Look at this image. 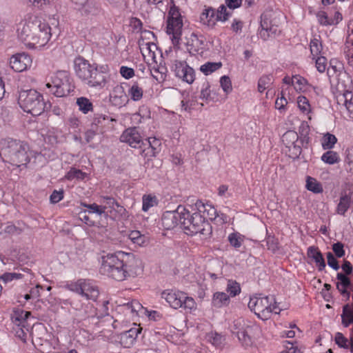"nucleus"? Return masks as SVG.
<instances>
[{
	"instance_id": "obj_22",
	"label": "nucleus",
	"mask_w": 353,
	"mask_h": 353,
	"mask_svg": "<svg viewBox=\"0 0 353 353\" xmlns=\"http://www.w3.org/2000/svg\"><path fill=\"white\" fill-rule=\"evenodd\" d=\"M143 309V306L139 301L133 300L122 305L119 310L125 314L127 321H130L134 320Z\"/></svg>"
},
{
	"instance_id": "obj_57",
	"label": "nucleus",
	"mask_w": 353,
	"mask_h": 353,
	"mask_svg": "<svg viewBox=\"0 0 353 353\" xmlns=\"http://www.w3.org/2000/svg\"><path fill=\"white\" fill-rule=\"evenodd\" d=\"M81 205L88 208L89 213H94L101 216L105 212L106 206L99 205L96 203L87 204L84 203H81Z\"/></svg>"
},
{
	"instance_id": "obj_33",
	"label": "nucleus",
	"mask_w": 353,
	"mask_h": 353,
	"mask_svg": "<svg viewBox=\"0 0 353 353\" xmlns=\"http://www.w3.org/2000/svg\"><path fill=\"white\" fill-rule=\"evenodd\" d=\"M230 296L224 292H216L213 294L212 305L216 308H221L229 305Z\"/></svg>"
},
{
	"instance_id": "obj_29",
	"label": "nucleus",
	"mask_w": 353,
	"mask_h": 353,
	"mask_svg": "<svg viewBox=\"0 0 353 353\" xmlns=\"http://www.w3.org/2000/svg\"><path fill=\"white\" fill-rule=\"evenodd\" d=\"M296 102L300 113L305 116L308 120H311L313 108L307 97L305 95L300 94L297 97Z\"/></svg>"
},
{
	"instance_id": "obj_52",
	"label": "nucleus",
	"mask_w": 353,
	"mask_h": 353,
	"mask_svg": "<svg viewBox=\"0 0 353 353\" xmlns=\"http://www.w3.org/2000/svg\"><path fill=\"white\" fill-rule=\"evenodd\" d=\"M216 17L218 21L225 22L231 16V12L228 10L225 4H221L217 10H215Z\"/></svg>"
},
{
	"instance_id": "obj_38",
	"label": "nucleus",
	"mask_w": 353,
	"mask_h": 353,
	"mask_svg": "<svg viewBox=\"0 0 353 353\" xmlns=\"http://www.w3.org/2000/svg\"><path fill=\"white\" fill-rule=\"evenodd\" d=\"M222 67V63L219 62H206L200 66V71L205 76L217 71Z\"/></svg>"
},
{
	"instance_id": "obj_3",
	"label": "nucleus",
	"mask_w": 353,
	"mask_h": 353,
	"mask_svg": "<svg viewBox=\"0 0 353 353\" xmlns=\"http://www.w3.org/2000/svg\"><path fill=\"white\" fill-rule=\"evenodd\" d=\"M74 70L77 77L91 88H103L108 80L109 66L106 64H91L81 57L74 61Z\"/></svg>"
},
{
	"instance_id": "obj_60",
	"label": "nucleus",
	"mask_w": 353,
	"mask_h": 353,
	"mask_svg": "<svg viewBox=\"0 0 353 353\" xmlns=\"http://www.w3.org/2000/svg\"><path fill=\"white\" fill-rule=\"evenodd\" d=\"M66 125L74 130H78L81 125V121L75 115H71L66 121Z\"/></svg>"
},
{
	"instance_id": "obj_31",
	"label": "nucleus",
	"mask_w": 353,
	"mask_h": 353,
	"mask_svg": "<svg viewBox=\"0 0 353 353\" xmlns=\"http://www.w3.org/2000/svg\"><path fill=\"white\" fill-rule=\"evenodd\" d=\"M139 48L143 57H148L154 61L156 59V52L158 50L157 45L153 42L139 41Z\"/></svg>"
},
{
	"instance_id": "obj_23",
	"label": "nucleus",
	"mask_w": 353,
	"mask_h": 353,
	"mask_svg": "<svg viewBox=\"0 0 353 353\" xmlns=\"http://www.w3.org/2000/svg\"><path fill=\"white\" fill-rule=\"evenodd\" d=\"M352 206H353V192L346 190L342 192L336 206V213L343 216Z\"/></svg>"
},
{
	"instance_id": "obj_55",
	"label": "nucleus",
	"mask_w": 353,
	"mask_h": 353,
	"mask_svg": "<svg viewBox=\"0 0 353 353\" xmlns=\"http://www.w3.org/2000/svg\"><path fill=\"white\" fill-rule=\"evenodd\" d=\"M227 294H230V296L234 297L239 294L241 292V287L239 283L233 280H229L226 286Z\"/></svg>"
},
{
	"instance_id": "obj_25",
	"label": "nucleus",
	"mask_w": 353,
	"mask_h": 353,
	"mask_svg": "<svg viewBox=\"0 0 353 353\" xmlns=\"http://www.w3.org/2000/svg\"><path fill=\"white\" fill-rule=\"evenodd\" d=\"M336 288L341 295L346 299H349L350 293V290L352 289V283L350 279L343 273L339 272L336 275Z\"/></svg>"
},
{
	"instance_id": "obj_40",
	"label": "nucleus",
	"mask_w": 353,
	"mask_h": 353,
	"mask_svg": "<svg viewBox=\"0 0 353 353\" xmlns=\"http://www.w3.org/2000/svg\"><path fill=\"white\" fill-rule=\"evenodd\" d=\"M305 187L309 191L315 194H319L323 191L321 183L312 176H307Z\"/></svg>"
},
{
	"instance_id": "obj_37",
	"label": "nucleus",
	"mask_w": 353,
	"mask_h": 353,
	"mask_svg": "<svg viewBox=\"0 0 353 353\" xmlns=\"http://www.w3.org/2000/svg\"><path fill=\"white\" fill-rule=\"evenodd\" d=\"M128 95L131 100L139 101L143 98V88L137 82H134L128 89Z\"/></svg>"
},
{
	"instance_id": "obj_6",
	"label": "nucleus",
	"mask_w": 353,
	"mask_h": 353,
	"mask_svg": "<svg viewBox=\"0 0 353 353\" xmlns=\"http://www.w3.org/2000/svg\"><path fill=\"white\" fill-rule=\"evenodd\" d=\"M248 307L259 319L263 321L270 319L272 313L277 314L281 312V309L272 296L255 295L251 296Z\"/></svg>"
},
{
	"instance_id": "obj_13",
	"label": "nucleus",
	"mask_w": 353,
	"mask_h": 353,
	"mask_svg": "<svg viewBox=\"0 0 353 353\" xmlns=\"http://www.w3.org/2000/svg\"><path fill=\"white\" fill-rule=\"evenodd\" d=\"M282 141L285 147V152L290 158L297 159L300 156L303 141L295 131H287L282 137Z\"/></svg>"
},
{
	"instance_id": "obj_53",
	"label": "nucleus",
	"mask_w": 353,
	"mask_h": 353,
	"mask_svg": "<svg viewBox=\"0 0 353 353\" xmlns=\"http://www.w3.org/2000/svg\"><path fill=\"white\" fill-rule=\"evenodd\" d=\"M167 21H183L179 9L174 4L170 7Z\"/></svg>"
},
{
	"instance_id": "obj_18",
	"label": "nucleus",
	"mask_w": 353,
	"mask_h": 353,
	"mask_svg": "<svg viewBox=\"0 0 353 353\" xmlns=\"http://www.w3.org/2000/svg\"><path fill=\"white\" fill-rule=\"evenodd\" d=\"M32 62L31 57L25 52L17 53L10 59L11 68L18 72H23L30 68Z\"/></svg>"
},
{
	"instance_id": "obj_49",
	"label": "nucleus",
	"mask_w": 353,
	"mask_h": 353,
	"mask_svg": "<svg viewBox=\"0 0 353 353\" xmlns=\"http://www.w3.org/2000/svg\"><path fill=\"white\" fill-rule=\"evenodd\" d=\"M25 275L19 272H5L0 276V280L4 283L24 279Z\"/></svg>"
},
{
	"instance_id": "obj_41",
	"label": "nucleus",
	"mask_w": 353,
	"mask_h": 353,
	"mask_svg": "<svg viewBox=\"0 0 353 353\" xmlns=\"http://www.w3.org/2000/svg\"><path fill=\"white\" fill-rule=\"evenodd\" d=\"M321 159L323 163L329 165H333L340 161L339 154L332 150H328V151L323 153Z\"/></svg>"
},
{
	"instance_id": "obj_43",
	"label": "nucleus",
	"mask_w": 353,
	"mask_h": 353,
	"mask_svg": "<svg viewBox=\"0 0 353 353\" xmlns=\"http://www.w3.org/2000/svg\"><path fill=\"white\" fill-rule=\"evenodd\" d=\"M30 6L39 10H45L54 4L55 0H24Z\"/></svg>"
},
{
	"instance_id": "obj_48",
	"label": "nucleus",
	"mask_w": 353,
	"mask_h": 353,
	"mask_svg": "<svg viewBox=\"0 0 353 353\" xmlns=\"http://www.w3.org/2000/svg\"><path fill=\"white\" fill-rule=\"evenodd\" d=\"M60 132L58 130L52 128L49 130L44 136L46 143L53 146L59 142Z\"/></svg>"
},
{
	"instance_id": "obj_45",
	"label": "nucleus",
	"mask_w": 353,
	"mask_h": 353,
	"mask_svg": "<svg viewBox=\"0 0 353 353\" xmlns=\"http://www.w3.org/2000/svg\"><path fill=\"white\" fill-rule=\"evenodd\" d=\"M310 48L312 58L324 54L321 41L317 38H314L310 41Z\"/></svg>"
},
{
	"instance_id": "obj_5",
	"label": "nucleus",
	"mask_w": 353,
	"mask_h": 353,
	"mask_svg": "<svg viewBox=\"0 0 353 353\" xmlns=\"http://www.w3.org/2000/svg\"><path fill=\"white\" fill-rule=\"evenodd\" d=\"M170 61L171 71L174 75L188 84H192L195 80V71L190 67L185 59V52L176 46L170 48L165 51Z\"/></svg>"
},
{
	"instance_id": "obj_21",
	"label": "nucleus",
	"mask_w": 353,
	"mask_h": 353,
	"mask_svg": "<svg viewBox=\"0 0 353 353\" xmlns=\"http://www.w3.org/2000/svg\"><path fill=\"white\" fill-rule=\"evenodd\" d=\"M186 46L187 50L191 54H202L203 53V40L194 33H191L187 38Z\"/></svg>"
},
{
	"instance_id": "obj_62",
	"label": "nucleus",
	"mask_w": 353,
	"mask_h": 353,
	"mask_svg": "<svg viewBox=\"0 0 353 353\" xmlns=\"http://www.w3.org/2000/svg\"><path fill=\"white\" fill-rule=\"evenodd\" d=\"M120 74L125 79H130L134 77V70L132 68L122 65L119 70Z\"/></svg>"
},
{
	"instance_id": "obj_12",
	"label": "nucleus",
	"mask_w": 353,
	"mask_h": 353,
	"mask_svg": "<svg viewBox=\"0 0 353 353\" xmlns=\"http://www.w3.org/2000/svg\"><path fill=\"white\" fill-rule=\"evenodd\" d=\"M65 288L73 292L80 294L87 300L96 301L99 296L97 285L90 280L79 279L68 282Z\"/></svg>"
},
{
	"instance_id": "obj_63",
	"label": "nucleus",
	"mask_w": 353,
	"mask_h": 353,
	"mask_svg": "<svg viewBox=\"0 0 353 353\" xmlns=\"http://www.w3.org/2000/svg\"><path fill=\"white\" fill-rule=\"evenodd\" d=\"M209 341L215 347H220L223 343V336L218 333H212L209 336Z\"/></svg>"
},
{
	"instance_id": "obj_35",
	"label": "nucleus",
	"mask_w": 353,
	"mask_h": 353,
	"mask_svg": "<svg viewBox=\"0 0 353 353\" xmlns=\"http://www.w3.org/2000/svg\"><path fill=\"white\" fill-rule=\"evenodd\" d=\"M352 92L349 90H344L343 92H339L336 96L337 103L344 105L349 112L351 111L352 106Z\"/></svg>"
},
{
	"instance_id": "obj_2",
	"label": "nucleus",
	"mask_w": 353,
	"mask_h": 353,
	"mask_svg": "<svg viewBox=\"0 0 353 353\" xmlns=\"http://www.w3.org/2000/svg\"><path fill=\"white\" fill-rule=\"evenodd\" d=\"M161 221L165 230H172L180 226L187 234L190 235L199 233L203 222L199 214H190L189 209L182 205H179L176 210L165 212Z\"/></svg>"
},
{
	"instance_id": "obj_15",
	"label": "nucleus",
	"mask_w": 353,
	"mask_h": 353,
	"mask_svg": "<svg viewBox=\"0 0 353 353\" xmlns=\"http://www.w3.org/2000/svg\"><path fill=\"white\" fill-rule=\"evenodd\" d=\"M192 214L196 213L201 216L203 219V222L202 223L201 230L199 232L202 233L204 230V225L205 224L206 220L214 221V219L217 217V210L212 205L208 203H203L201 201H196L194 203V206L191 207Z\"/></svg>"
},
{
	"instance_id": "obj_46",
	"label": "nucleus",
	"mask_w": 353,
	"mask_h": 353,
	"mask_svg": "<svg viewBox=\"0 0 353 353\" xmlns=\"http://www.w3.org/2000/svg\"><path fill=\"white\" fill-rule=\"evenodd\" d=\"M76 103L79 108V110L83 114H87L90 111L92 110V103L90 99L86 97H81L77 98Z\"/></svg>"
},
{
	"instance_id": "obj_11",
	"label": "nucleus",
	"mask_w": 353,
	"mask_h": 353,
	"mask_svg": "<svg viewBox=\"0 0 353 353\" xmlns=\"http://www.w3.org/2000/svg\"><path fill=\"white\" fill-rule=\"evenodd\" d=\"M30 312L22 310H14L12 314V322L13 323V330L16 336L21 341H26L27 334L30 332L32 325L30 323Z\"/></svg>"
},
{
	"instance_id": "obj_27",
	"label": "nucleus",
	"mask_w": 353,
	"mask_h": 353,
	"mask_svg": "<svg viewBox=\"0 0 353 353\" xmlns=\"http://www.w3.org/2000/svg\"><path fill=\"white\" fill-rule=\"evenodd\" d=\"M216 18L215 9L212 7H205L200 15V22L205 26L213 28L218 21Z\"/></svg>"
},
{
	"instance_id": "obj_8",
	"label": "nucleus",
	"mask_w": 353,
	"mask_h": 353,
	"mask_svg": "<svg viewBox=\"0 0 353 353\" xmlns=\"http://www.w3.org/2000/svg\"><path fill=\"white\" fill-rule=\"evenodd\" d=\"M123 255V251H118L115 253L108 254L103 256L100 268L101 272L116 281H121L125 280Z\"/></svg>"
},
{
	"instance_id": "obj_20",
	"label": "nucleus",
	"mask_w": 353,
	"mask_h": 353,
	"mask_svg": "<svg viewBox=\"0 0 353 353\" xmlns=\"http://www.w3.org/2000/svg\"><path fill=\"white\" fill-rule=\"evenodd\" d=\"M110 101L113 105L118 108H121L128 103V95L121 85H117L114 87L110 94Z\"/></svg>"
},
{
	"instance_id": "obj_26",
	"label": "nucleus",
	"mask_w": 353,
	"mask_h": 353,
	"mask_svg": "<svg viewBox=\"0 0 353 353\" xmlns=\"http://www.w3.org/2000/svg\"><path fill=\"white\" fill-rule=\"evenodd\" d=\"M139 333L140 328L137 327H132L121 333L119 339L121 345L124 347H131L134 343Z\"/></svg>"
},
{
	"instance_id": "obj_61",
	"label": "nucleus",
	"mask_w": 353,
	"mask_h": 353,
	"mask_svg": "<svg viewBox=\"0 0 353 353\" xmlns=\"http://www.w3.org/2000/svg\"><path fill=\"white\" fill-rule=\"evenodd\" d=\"M102 206H106V210L108 208L115 210L120 208V210H123V207L121 206L113 198L106 197L104 198L103 205Z\"/></svg>"
},
{
	"instance_id": "obj_1",
	"label": "nucleus",
	"mask_w": 353,
	"mask_h": 353,
	"mask_svg": "<svg viewBox=\"0 0 353 353\" xmlns=\"http://www.w3.org/2000/svg\"><path fill=\"white\" fill-rule=\"evenodd\" d=\"M17 37L31 50H44L50 47L52 27L45 20L36 16H28L16 25Z\"/></svg>"
},
{
	"instance_id": "obj_9",
	"label": "nucleus",
	"mask_w": 353,
	"mask_h": 353,
	"mask_svg": "<svg viewBox=\"0 0 353 353\" xmlns=\"http://www.w3.org/2000/svg\"><path fill=\"white\" fill-rule=\"evenodd\" d=\"M161 298L165 299L169 305L174 309L183 308L187 312H192L196 310L194 299L188 296L185 292L165 290L161 293Z\"/></svg>"
},
{
	"instance_id": "obj_24",
	"label": "nucleus",
	"mask_w": 353,
	"mask_h": 353,
	"mask_svg": "<svg viewBox=\"0 0 353 353\" xmlns=\"http://www.w3.org/2000/svg\"><path fill=\"white\" fill-rule=\"evenodd\" d=\"M183 28V21H167V33L170 36L172 44H179Z\"/></svg>"
},
{
	"instance_id": "obj_51",
	"label": "nucleus",
	"mask_w": 353,
	"mask_h": 353,
	"mask_svg": "<svg viewBox=\"0 0 353 353\" xmlns=\"http://www.w3.org/2000/svg\"><path fill=\"white\" fill-rule=\"evenodd\" d=\"M318 22L324 26H333L332 22V12L327 13L325 11L321 10L316 13Z\"/></svg>"
},
{
	"instance_id": "obj_16",
	"label": "nucleus",
	"mask_w": 353,
	"mask_h": 353,
	"mask_svg": "<svg viewBox=\"0 0 353 353\" xmlns=\"http://www.w3.org/2000/svg\"><path fill=\"white\" fill-rule=\"evenodd\" d=\"M283 82L288 85H291L296 92L299 94H307L314 90L315 88L309 83L307 80L299 74H294L292 77L285 76L283 79Z\"/></svg>"
},
{
	"instance_id": "obj_19",
	"label": "nucleus",
	"mask_w": 353,
	"mask_h": 353,
	"mask_svg": "<svg viewBox=\"0 0 353 353\" xmlns=\"http://www.w3.org/2000/svg\"><path fill=\"white\" fill-rule=\"evenodd\" d=\"M120 139L122 142L127 143L134 148H141L143 144V137L136 128L125 130Z\"/></svg>"
},
{
	"instance_id": "obj_10",
	"label": "nucleus",
	"mask_w": 353,
	"mask_h": 353,
	"mask_svg": "<svg viewBox=\"0 0 353 353\" xmlns=\"http://www.w3.org/2000/svg\"><path fill=\"white\" fill-rule=\"evenodd\" d=\"M46 87L50 89V93L57 97L68 95L74 88L70 74L64 70L53 74L50 81L46 83Z\"/></svg>"
},
{
	"instance_id": "obj_32",
	"label": "nucleus",
	"mask_w": 353,
	"mask_h": 353,
	"mask_svg": "<svg viewBox=\"0 0 353 353\" xmlns=\"http://www.w3.org/2000/svg\"><path fill=\"white\" fill-rule=\"evenodd\" d=\"M151 113L150 109L145 105L139 108V111L133 114L131 117L132 123L134 125H139L144 123L150 119Z\"/></svg>"
},
{
	"instance_id": "obj_44",
	"label": "nucleus",
	"mask_w": 353,
	"mask_h": 353,
	"mask_svg": "<svg viewBox=\"0 0 353 353\" xmlns=\"http://www.w3.org/2000/svg\"><path fill=\"white\" fill-rule=\"evenodd\" d=\"M337 142L335 135L329 132L325 134L321 139V145L323 150H332Z\"/></svg>"
},
{
	"instance_id": "obj_50",
	"label": "nucleus",
	"mask_w": 353,
	"mask_h": 353,
	"mask_svg": "<svg viewBox=\"0 0 353 353\" xmlns=\"http://www.w3.org/2000/svg\"><path fill=\"white\" fill-rule=\"evenodd\" d=\"M86 176L87 174L85 172L75 168H72L65 175V178L69 181L83 180Z\"/></svg>"
},
{
	"instance_id": "obj_30",
	"label": "nucleus",
	"mask_w": 353,
	"mask_h": 353,
	"mask_svg": "<svg viewBox=\"0 0 353 353\" xmlns=\"http://www.w3.org/2000/svg\"><path fill=\"white\" fill-rule=\"evenodd\" d=\"M197 105H199V103L197 97L194 94H190L189 92L183 93V99L180 104L181 111L190 112L196 108Z\"/></svg>"
},
{
	"instance_id": "obj_7",
	"label": "nucleus",
	"mask_w": 353,
	"mask_h": 353,
	"mask_svg": "<svg viewBox=\"0 0 353 353\" xmlns=\"http://www.w3.org/2000/svg\"><path fill=\"white\" fill-rule=\"evenodd\" d=\"M18 103L24 112L33 116L40 115L46 108L42 94L33 89L21 90L19 92Z\"/></svg>"
},
{
	"instance_id": "obj_39",
	"label": "nucleus",
	"mask_w": 353,
	"mask_h": 353,
	"mask_svg": "<svg viewBox=\"0 0 353 353\" xmlns=\"http://www.w3.org/2000/svg\"><path fill=\"white\" fill-rule=\"evenodd\" d=\"M342 324L345 327H348L353 323V307L347 304L343 307V313L341 314Z\"/></svg>"
},
{
	"instance_id": "obj_64",
	"label": "nucleus",
	"mask_w": 353,
	"mask_h": 353,
	"mask_svg": "<svg viewBox=\"0 0 353 353\" xmlns=\"http://www.w3.org/2000/svg\"><path fill=\"white\" fill-rule=\"evenodd\" d=\"M346 50L345 51L346 58L350 65L353 67V43L346 42Z\"/></svg>"
},
{
	"instance_id": "obj_47",
	"label": "nucleus",
	"mask_w": 353,
	"mask_h": 353,
	"mask_svg": "<svg viewBox=\"0 0 353 353\" xmlns=\"http://www.w3.org/2000/svg\"><path fill=\"white\" fill-rule=\"evenodd\" d=\"M244 239L245 236L237 232H232L228 236V240L230 244L236 249H238L241 246Z\"/></svg>"
},
{
	"instance_id": "obj_36",
	"label": "nucleus",
	"mask_w": 353,
	"mask_h": 353,
	"mask_svg": "<svg viewBox=\"0 0 353 353\" xmlns=\"http://www.w3.org/2000/svg\"><path fill=\"white\" fill-rule=\"evenodd\" d=\"M128 236L132 243L139 246H144L148 242V237L145 234H142L139 230L130 231Z\"/></svg>"
},
{
	"instance_id": "obj_34",
	"label": "nucleus",
	"mask_w": 353,
	"mask_h": 353,
	"mask_svg": "<svg viewBox=\"0 0 353 353\" xmlns=\"http://www.w3.org/2000/svg\"><path fill=\"white\" fill-rule=\"evenodd\" d=\"M334 341L339 347L349 350L351 353H353V336L348 339L342 333L337 332L334 336Z\"/></svg>"
},
{
	"instance_id": "obj_42",
	"label": "nucleus",
	"mask_w": 353,
	"mask_h": 353,
	"mask_svg": "<svg viewBox=\"0 0 353 353\" xmlns=\"http://www.w3.org/2000/svg\"><path fill=\"white\" fill-rule=\"evenodd\" d=\"M158 199L156 196L152 194H145L142 197V210L148 212L151 208L157 205Z\"/></svg>"
},
{
	"instance_id": "obj_14",
	"label": "nucleus",
	"mask_w": 353,
	"mask_h": 353,
	"mask_svg": "<svg viewBox=\"0 0 353 353\" xmlns=\"http://www.w3.org/2000/svg\"><path fill=\"white\" fill-rule=\"evenodd\" d=\"M123 273L125 279L134 277L141 274L143 267L141 261L133 254L123 252Z\"/></svg>"
},
{
	"instance_id": "obj_17",
	"label": "nucleus",
	"mask_w": 353,
	"mask_h": 353,
	"mask_svg": "<svg viewBox=\"0 0 353 353\" xmlns=\"http://www.w3.org/2000/svg\"><path fill=\"white\" fill-rule=\"evenodd\" d=\"M242 322L243 323L242 327L236 331L237 337L243 346H250L253 343L252 334L254 332L259 330V327L254 323H246L243 320H238L234 325L240 326Z\"/></svg>"
},
{
	"instance_id": "obj_56",
	"label": "nucleus",
	"mask_w": 353,
	"mask_h": 353,
	"mask_svg": "<svg viewBox=\"0 0 353 353\" xmlns=\"http://www.w3.org/2000/svg\"><path fill=\"white\" fill-rule=\"evenodd\" d=\"M220 86L225 94H229L232 91V81L229 76L223 75L219 80Z\"/></svg>"
},
{
	"instance_id": "obj_54",
	"label": "nucleus",
	"mask_w": 353,
	"mask_h": 353,
	"mask_svg": "<svg viewBox=\"0 0 353 353\" xmlns=\"http://www.w3.org/2000/svg\"><path fill=\"white\" fill-rule=\"evenodd\" d=\"M273 82V79L271 75H263L258 81V90L259 92H263L268 89Z\"/></svg>"
},
{
	"instance_id": "obj_28",
	"label": "nucleus",
	"mask_w": 353,
	"mask_h": 353,
	"mask_svg": "<svg viewBox=\"0 0 353 353\" xmlns=\"http://www.w3.org/2000/svg\"><path fill=\"white\" fill-rule=\"evenodd\" d=\"M308 258L312 260L319 271H323L325 266V261L323 256L318 248L310 246L307 250Z\"/></svg>"
},
{
	"instance_id": "obj_59",
	"label": "nucleus",
	"mask_w": 353,
	"mask_h": 353,
	"mask_svg": "<svg viewBox=\"0 0 353 353\" xmlns=\"http://www.w3.org/2000/svg\"><path fill=\"white\" fill-rule=\"evenodd\" d=\"M210 84L209 82H204L201 88L199 98L203 100H208L210 97Z\"/></svg>"
},
{
	"instance_id": "obj_58",
	"label": "nucleus",
	"mask_w": 353,
	"mask_h": 353,
	"mask_svg": "<svg viewBox=\"0 0 353 353\" xmlns=\"http://www.w3.org/2000/svg\"><path fill=\"white\" fill-rule=\"evenodd\" d=\"M312 59L315 60L317 70L321 73L324 72L327 69V59L323 55H321L314 57Z\"/></svg>"
},
{
	"instance_id": "obj_4",
	"label": "nucleus",
	"mask_w": 353,
	"mask_h": 353,
	"mask_svg": "<svg viewBox=\"0 0 353 353\" xmlns=\"http://www.w3.org/2000/svg\"><path fill=\"white\" fill-rule=\"evenodd\" d=\"M29 146L19 140L6 138L0 141V157L12 165H26L30 159Z\"/></svg>"
}]
</instances>
